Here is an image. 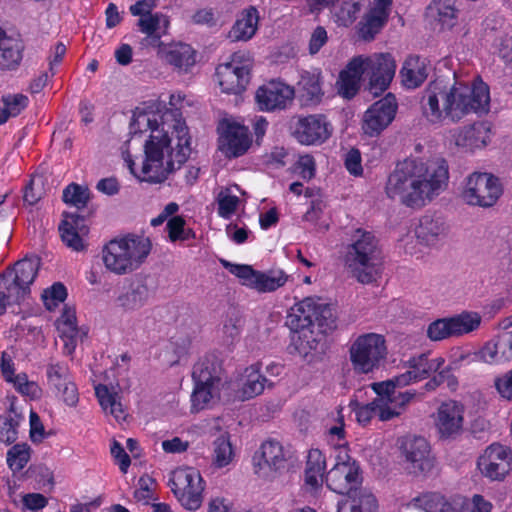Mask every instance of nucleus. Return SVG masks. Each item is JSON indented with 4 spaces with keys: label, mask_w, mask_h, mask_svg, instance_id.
I'll return each mask as SVG.
<instances>
[{
    "label": "nucleus",
    "mask_w": 512,
    "mask_h": 512,
    "mask_svg": "<svg viewBox=\"0 0 512 512\" xmlns=\"http://www.w3.org/2000/svg\"><path fill=\"white\" fill-rule=\"evenodd\" d=\"M361 65H363L361 56L354 57L339 74L340 92L347 99L353 98L359 90L363 76Z\"/></svg>",
    "instance_id": "nucleus-33"
},
{
    "label": "nucleus",
    "mask_w": 512,
    "mask_h": 512,
    "mask_svg": "<svg viewBox=\"0 0 512 512\" xmlns=\"http://www.w3.org/2000/svg\"><path fill=\"white\" fill-rule=\"evenodd\" d=\"M481 473L491 480H502L512 469L511 450L500 444L490 445L478 460Z\"/></svg>",
    "instance_id": "nucleus-19"
},
{
    "label": "nucleus",
    "mask_w": 512,
    "mask_h": 512,
    "mask_svg": "<svg viewBox=\"0 0 512 512\" xmlns=\"http://www.w3.org/2000/svg\"><path fill=\"white\" fill-rule=\"evenodd\" d=\"M427 336L432 341H440L452 337L448 318L437 319L430 323L427 328Z\"/></svg>",
    "instance_id": "nucleus-59"
},
{
    "label": "nucleus",
    "mask_w": 512,
    "mask_h": 512,
    "mask_svg": "<svg viewBox=\"0 0 512 512\" xmlns=\"http://www.w3.org/2000/svg\"><path fill=\"white\" fill-rule=\"evenodd\" d=\"M2 103L11 117L18 116L28 105V97L23 94H7L2 97Z\"/></svg>",
    "instance_id": "nucleus-60"
},
{
    "label": "nucleus",
    "mask_w": 512,
    "mask_h": 512,
    "mask_svg": "<svg viewBox=\"0 0 512 512\" xmlns=\"http://www.w3.org/2000/svg\"><path fill=\"white\" fill-rule=\"evenodd\" d=\"M62 199L66 204L82 209L90 200V191L86 186L71 183L63 190Z\"/></svg>",
    "instance_id": "nucleus-50"
},
{
    "label": "nucleus",
    "mask_w": 512,
    "mask_h": 512,
    "mask_svg": "<svg viewBox=\"0 0 512 512\" xmlns=\"http://www.w3.org/2000/svg\"><path fill=\"white\" fill-rule=\"evenodd\" d=\"M487 130L482 123L463 127L455 137V143L459 147L469 150L484 147L486 145Z\"/></svg>",
    "instance_id": "nucleus-37"
},
{
    "label": "nucleus",
    "mask_w": 512,
    "mask_h": 512,
    "mask_svg": "<svg viewBox=\"0 0 512 512\" xmlns=\"http://www.w3.org/2000/svg\"><path fill=\"white\" fill-rule=\"evenodd\" d=\"M351 499V512H377V500L373 494L361 487L356 489L355 494L347 495Z\"/></svg>",
    "instance_id": "nucleus-49"
},
{
    "label": "nucleus",
    "mask_w": 512,
    "mask_h": 512,
    "mask_svg": "<svg viewBox=\"0 0 512 512\" xmlns=\"http://www.w3.org/2000/svg\"><path fill=\"white\" fill-rule=\"evenodd\" d=\"M57 330L64 342L66 354H72L77 342L82 338V333L77 326L75 310L65 307L61 317L57 320Z\"/></svg>",
    "instance_id": "nucleus-29"
},
{
    "label": "nucleus",
    "mask_w": 512,
    "mask_h": 512,
    "mask_svg": "<svg viewBox=\"0 0 512 512\" xmlns=\"http://www.w3.org/2000/svg\"><path fill=\"white\" fill-rule=\"evenodd\" d=\"M171 113L175 118L173 128L177 138L176 151L173 149L169 151L171 139L167 133L160 136L151 134L144 145L142 176L137 175L141 181L153 184L164 182L169 174L179 169L188 160L191 154V137L188 127L181 118L177 119L181 116L178 109L172 110ZM125 160L130 171L136 176L133 168L135 163L130 155H127Z\"/></svg>",
    "instance_id": "nucleus-2"
},
{
    "label": "nucleus",
    "mask_w": 512,
    "mask_h": 512,
    "mask_svg": "<svg viewBox=\"0 0 512 512\" xmlns=\"http://www.w3.org/2000/svg\"><path fill=\"white\" fill-rule=\"evenodd\" d=\"M259 12L254 6L244 9L233 25V32H257Z\"/></svg>",
    "instance_id": "nucleus-54"
},
{
    "label": "nucleus",
    "mask_w": 512,
    "mask_h": 512,
    "mask_svg": "<svg viewBox=\"0 0 512 512\" xmlns=\"http://www.w3.org/2000/svg\"><path fill=\"white\" fill-rule=\"evenodd\" d=\"M413 504L425 512H454L452 505L440 493L430 492L413 498Z\"/></svg>",
    "instance_id": "nucleus-40"
},
{
    "label": "nucleus",
    "mask_w": 512,
    "mask_h": 512,
    "mask_svg": "<svg viewBox=\"0 0 512 512\" xmlns=\"http://www.w3.org/2000/svg\"><path fill=\"white\" fill-rule=\"evenodd\" d=\"M239 198L234 195L218 196V214L223 218H229L237 209Z\"/></svg>",
    "instance_id": "nucleus-63"
},
{
    "label": "nucleus",
    "mask_w": 512,
    "mask_h": 512,
    "mask_svg": "<svg viewBox=\"0 0 512 512\" xmlns=\"http://www.w3.org/2000/svg\"><path fill=\"white\" fill-rule=\"evenodd\" d=\"M327 487L340 495H353L361 487L362 475L358 463L350 465H334L325 477Z\"/></svg>",
    "instance_id": "nucleus-20"
},
{
    "label": "nucleus",
    "mask_w": 512,
    "mask_h": 512,
    "mask_svg": "<svg viewBox=\"0 0 512 512\" xmlns=\"http://www.w3.org/2000/svg\"><path fill=\"white\" fill-rule=\"evenodd\" d=\"M400 76L404 87L418 88L428 77L424 61H421L418 56L408 57L400 70Z\"/></svg>",
    "instance_id": "nucleus-34"
},
{
    "label": "nucleus",
    "mask_w": 512,
    "mask_h": 512,
    "mask_svg": "<svg viewBox=\"0 0 512 512\" xmlns=\"http://www.w3.org/2000/svg\"><path fill=\"white\" fill-rule=\"evenodd\" d=\"M95 394L99 400L102 409L108 412L109 407L119 399V395L116 392H110L108 387L103 384H99L95 387Z\"/></svg>",
    "instance_id": "nucleus-64"
},
{
    "label": "nucleus",
    "mask_w": 512,
    "mask_h": 512,
    "mask_svg": "<svg viewBox=\"0 0 512 512\" xmlns=\"http://www.w3.org/2000/svg\"><path fill=\"white\" fill-rule=\"evenodd\" d=\"M427 10L443 30H449L457 23L458 10L455 7V0H433Z\"/></svg>",
    "instance_id": "nucleus-36"
},
{
    "label": "nucleus",
    "mask_w": 512,
    "mask_h": 512,
    "mask_svg": "<svg viewBox=\"0 0 512 512\" xmlns=\"http://www.w3.org/2000/svg\"><path fill=\"white\" fill-rule=\"evenodd\" d=\"M401 463L407 474L425 479L436 468V458L432 454L429 442L421 436H407L400 446Z\"/></svg>",
    "instance_id": "nucleus-10"
},
{
    "label": "nucleus",
    "mask_w": 512,
    "mask_h": 512,
    "mask_svg": "<svg viewBox=\"0 0 512 512\" xmlns=\"http://www.w3.org/2000/svg\"><path fill=\"white\" fill-rule=\"evenodd\" d=\"M266 385L271 386L272 384L259 372L257 366L252 365L245 369L244 380L242 387L237 392V397L241 401L252 399L260 395Z\"/></svg>",
    "instance_id": "nucleus-35"
},
{
    "label": "nucleus",
    "mask_w": 512,
    "mask_h": 512,
    "mask_svg": "<svg viewBox=\"0 0 512 512\" xmlns=\"http://www.w3.org/2000/svg\"><path fill=\"white\" fill-rule=\"evenodd\" d=\"M21 416L14 411L13 404L10 406L7 416H0V441L11 444L17 439V427Z\"/></svg>",
    "instance_id": "nucleus-47"
},
{
    "label": "nucleus",
    "mask_w": 512,
    "mask_h": 512,
    "mask_svg": "<svg viewBox=\"0 0 512 512\" xmlns=\"http://www.w3.org/2000/svg\"><path fill=\"white\" fill-rule=\"evenodd\" d=\"M286 326L294 334H298L297 349L307 354L317 348L316 334H328L337 327L335 308L320 298L306 297L295 303L289 310L285 321Z\"/></svg>",
    "instance_id": "nucleus-3"
},
{
    "label": "nucleus",
    "mask_w": 512,
    "mask_h": 512,
    "mask_svg": "<svg viewBox=\"0 0 512 512\" xmlns=\"http://www.w3.org/2000/svg\"><path fill=\"white\" fill-rule=\"evenodd\" d=\"M48 385L53 390H60L66 382L72 381L69 367L66 363H50L46 368Z\"/></svg>",
    "instance_id": "nucleus-46"
},
{
    "label": "nucleus",
    "mask_w": 512,
    "mask_h": 512,
    "mask_svg": "<svg viewBox=\"0 0 512 512\" xmlns=\"http://www.w3.org/2000/svg\"><path fill=\"white\" fill-rule=\"evenodd\" d=\"M30 446L26 443L15 444L7 452V464L14 472L21 471L30 459Z\"/></svg>",
    "instance_id": "nucleus-53"
},
{
    "label": "nucleus",
    "mask_w": 512,
    "mask_h": 512,
    "mask_svg": "<svg viewBox=\"0 0 512 512\" xmlns=\"http://www.w3.org/2000/svg\"><path fill=\"white\" fill-rule=\"evenodd\" d=\"M418 159L407 158L398 162L389 174L385 192L391 199L398 198L401 202L411 183Z\"/></svg>",
    "instance_id": "nucleus-23"
},
{
    "label": "nucleus",
    "mask_w": 512,
    "mask_h": 512,
    "mask_svg": "<svg viewBox=\"0 0 512 512\" xmlns=\"http://www.w3.org/2000/svg\"><path fill=\"white\" fill-rule=\"evenodd\" d=\"M152 292L142 278L126 280L114 303L123 312H134L148 304Z\"/></svg>",
    "instance_id": "nucleus-21"
},
{
    "label": "nucleus",
    "mask_w": 512,
    "mask_h": 512,
    "mask_svg": "<svg viewBox=\"0 0 512 512\" xmlns=\"http://www.w3.org/2000/svg\"><path fill=\"white\" fill-rule=\"evenodd\" d=\"M292 136L302 145H321L332 135L333 127L323 114L295 116L290 122Z\"/></svg>",
    "instance_id": "nucleus-14"
},
{
    "label": "nucleus",
    "mask_w": 512,
    "mask_h": 512,
    "mask_svg": "<svg viewBox=\"0 0 512 512\" xmlns=\"http://www.w3.org/2000/svg\"><path fill=\"white\" fill-rule=\"evenodd\" d=\"M383 398V404L385 407H391V409H395L397 411L402 412V410L409 404L414 397L416 396L415 390H407L404 392L395 391L393 393H389V396L380 395Z\"/></svg>",
    "instance_id": "nucleus-56"
},
{
    "label": "nucleus",
    "mask_w": 512,
    "mask_h": 512,
    "mask_svg": "<svg viewBox=\"0 0 512 512\" xmlns=\"http://www.w3.org/2000/svg\"><path fill=\"white\" fill-rule=\"evenodd\" d=\"M142 32H157L160 29H168L170 21L166 15L151 12L138 21Z\"/></svg>",
    "instance_id": "nucleus-57"
},
{
    "label": "nucleus",
    "mask_w": 512,
    "mask_h": 512,
    "mask_svg": "<svg viewBox=\"0 0 512 512\" xmlns=\"http://www.w3.org/2000/svg\"><path fill=\"white\" fill-rule=\"evenodd\" d=\"M463 412V406L455 401L441 404L437 413L436 426L442 438H452L461 432Z\"/></svg>",
    "instance_id": "nucleus-24"
},
{
    "label": "nucleus",
    "mask_w": 512,
    "mask_h": 512,
    "mask_svg": "<svg viewBox=\"0 0 512 512\" xmlns=\"http://www.w3.org/2000/svg\"><path fill=\"white\" fill-rule=\"evenodd\" d=\"M386 356L385 338L377 333L358 336L349 348V358L357 374H369L379 369Z\"/></svg>",
    "instance_id": "nucleus-9"
},
{
    "label": "nucleus",
    "mask_w": 512,
    "mask_h": 512,
    "mask_svg": "<svg viewBox=\"0 0 512 512\" xmlns=\"http://www.w3.org/2000/svg\"><path fill=\"white\" fill-rule=\"evenodd\" d=\"M449 227L441 216L436 214H425L416 227L417 239L427 246L436 245L448 235Z\"/></svg>",
    "instance_id": "nucleus-25"
},
{
    "label": "nucleus",
    "mask_w": 512,
    "mask_h": 512,
    "mask_svg": "<svg viewBox=\"0 0 512 512\" xmlns=\"http://www.w3.org/2000/svg\"><path fill=\"white\" fill-rule=\"evenodd\" d=\"M233 449L227 436L221 435L213 442V464L217 468L227 466L233 458Z\"/></svg>",
    "instance_id": "nucleus-51"
},
{
    "label": "nucleus",
    "mask_w": 512,
    "mask_h": 512,
    "mask_svg": "<svg viewBox=\"0 0 512 512\" xmlns=\"http://www.w3.org/2000/svg\"><path fill=\"white\" fill-rule=\"evenodd\" d=\"M299 99L304 106H316L322 102L324 92L319 73L305 72L298 82Z\"/></svg>",
    "instance_id": "nucleus-31"
},
{
    "label": "nucleus",
    "mask_w": 512,
    "mask_h": 512,
    "mask_svg": "<svg viewBox=\"0 0 512 512\" xmlns=\"http://www.w3.org/2000/svg\"><path fill=\"white\" fill-rule=\"evenodd\" d=\"M362 0H343L335 11V19L339 26L350 27L359 17Z\"/></svg>",
    "instance_id": "nucleus-43"
},
{
    "label": "nucleus",
    "mask_w": 512,
    "mask_h": 512,
    "mask_svg": "<svg viewBox=\"0 0 512 512\" xmlns=\"http://www.w3.org/2000/svg\"><path fill=\"white\" fill-rule=\"evenodd\" d=\"M42 297L47 309L52 310L53 307L65 301L67 289L63 283L55 282L50 288L44 290Z\"/></svg>",
    "instance_id": "nucleus-58"
},
{
    "label": "nucleus",
    "mask_w": 512,
    "mask_h": 512,
    "mask_svg": "<svg viewBox=\"0 0 512 512\" xmlns=\"http://www.w3.org/2000/svg\"><path fill=\"white\" fill-rule=\"evenodd\" d=\"M449 167L442 157L418 159L410 186L401 200L406 207L420 209L430 203L446 187Z\"/></svg>",
    "instance_id": "nucleus-4"
},
{
    "label": "nucleus",
    "mask_w": 512,
    "mask_h": 512,
    "mask_svg": "<svg viewBox=\"0 0 512 512\" xmlns=\"http://www.w3.org/2000/svg\"><path fill=\"white\" fill-rule=\"evenodd\" d=\"M220 263L232 275L236 276L242 285L255 290L256 281L259 275L258 270L253 269L250 265L235 264L225 259H220Z\"/></svg>",
    "instance_id": "nucleus-42"
},
{
    "label": "nucleus",
    "mask_w": 512,
    "mask_h": 512,
    "mask_svg": "<svg viewBox=\"0 0 512 512\" xmlns=\"http://www.w3.org/2000/svg\"><path fill=\"white\" fill-rule=\"evenodd\" d=\"M445 363L444 358L436 357L430 359L428 354L422 353L416 357H412L409 361V370L411 377L415 382L421 381L429 377L432 370L440 369Z\"/></svg>",
    "instance_id": "nucleus-38"
},
{
    "label": "nucleus",
    "mask_w": 512,
    "mask_h": 512,
    "mask_svg": "<svg viewBox=\"0 0 512 512\" xmlns=\"http://www.w3.org/2000/svg\"><path fill=\"white\" fill-rule=\"evenodd\" d=\"M414 382L415 381L411 377V373L406 371L405 373L394 376L391 379L381 382H374L370 386L377 395L389 396L390 392L393 393L397 391V389H401Z\"/></svg>",
    "instance_id": "nucleus-48"
},
{
    "label": "nucleus",
    "mask_w": 512,
    "mask_h": 512,
    "mask_svg": "<svg viewBox=\"0 0 512 512\" xmlns=\"http://www.w3.org/2000/svg\"><path fill=\"white\" fill-rule=\"evenodd\" d=\"M501 351V347L499 346V340L487 342L482 349L474 352L462 353L466 364H473L478 362H486L491 363L493 361H498L500 357L498 356Z\"/></svg>",
    "instance_id": "nucleus-45"
},
{
    "label": "nucleus",
    "mask_w": 512,
    "mask_h": 512,
    "mask_svg": "<svg viewBox=\"0 0 512 512\" xmlns=\"http://www.w3.org/2000/svg\"><path fill=\"white\" fill-rule=\"evenodd\" d=\"M186 221L182 216H173L168 219L166 231L171 242L194 239L195 232L191 228H185Z\"/></svg>",
    "instance_id": "nucleus-52"
},
{
    "label": "nucleus",
    "mask_w": 512,
    "mask_h": 512,
    "mask_svg": "<svg viewBox=\"0 0 512 512\" xmlns=\"http://www.w3.org/2000/svg\"><path fill=\"white\" fill-rule=\"evenodd\" d=\"M363 76L368 79L367 89L374 97L383 93L390 85L396 70V63L389 53L361 56Z\"/></svg>",
    "instance_id": "nucleus-15"
},
{
    "label": "nucleus",
    "mask_w": 512,
    "mask_h": 512,
    "mask_svg": "<svg viewBox=\"0 0 512 512\" xmlns=\"http://www.w3.org/2000/svg\"><path fill=\"white\" fill-rule=\"evenodd\" d=\"M398 109L396 97L392 93L373 103L365 112L362 129L370 137L379 135L394 120Z\"/></svg>",
    "instance_id": "nucleus-16"
},
{
    "label": "nucleus",
    "mask_w": 512,
    "mask_h": 512,
    "mask_svg": "<svg viewBox=\"0 0 512 512\" xmlns=\"http://www.w3.org/2000/svg\"><path fill=\"white\" fill-rule=\"evenodd\" d=\"M326 458L321 450L311 449L308 452L304 483L311 492H317L323 486L326 477Z\"/></svg>",
    "instance_id": "nucleus-27"
},
{
    "label": "nucleus",
    "mask_w": 512,
    "mask_h": 512,
    "mask_svg": "<svg viewBox=\"0 0 512 512\" xmlns=\"http://www.w3.org/2000/svg\"><path fill=\"white\" fill-rule=\"evenodd\" d=\"M464 364H466V361L461 353L459 356H455L447 366L443 365L438 370H432L434 375L425 383V389L427 391H433L437 387L446 384L450 390H456L459 383L454 372L459 370Z\"/></svg>",
    "instance_id": "nucleus-30"
},
{
    "label": "nucleus",
    "mask_w": 512,
    "mask_h": 512,
    "mask_svg": "<svg viewBox=\"0 0 512 512\" xmlns=\"http://www.w3.org/2000/svg\"><path fill=\"white\" fill-rule=\"evenodd\" d=\"M288 275L282 271H269L267 273L259 271L255 290L260 293L273 292L285 285Z\"/></svg>",
    "instance_id": "nucleus-44"
},
{
    "label": "nucleus",
    "mask_w": 512,
    "mask_h": 512,
    "mask_svg": "<svg viewBox=\"0 0 512 512\" xmlns=\"http://www.w3.org/2000/svg\"><path fill=\"white\" fill-rule=\"evenodd\" d=\"M489 103V87L481 80L472 87L458 82L448 87L436 79L425 87L420 100L422 114L432 124L445 119L456 123L471 112H487Z\"/></svg>",
    "instance_id": "nucleus-1"
},
{
    "label": "nucleus",
    "mask_w": 512,
    "mask_h": 512,
    "mask_svg": "<svg viewBox=\"0 0 512 512\" xmlns=\"http://www.w3.org/2000/svg\"><path fill=\"white\" fill-rule=\"evenodd\" d=\"M260 458L262 461H256L257 456H254V465L256 468L255 473L259 476H265L261 473L265 467L270 471L279 472L285 469L287 457L282 444L276 440H267L262 443L260 447Z\"/></svg>",
    "instance_id": "nucleus-26"
},
{
    "label": "nucleus",
    "mask_w": 512,
    "mask_h": 512,
    "mask_svg": "<svg viewBox=\"0 0 512 512\" xmlns=\"http://www.w3.org/2000/svg\"><path fill=\"white\" fill-rule=\"evenodd\" d=\"M44 190L42 183L31 179L24 188L23 200L28 205H35L43 197Z\"/></svg>",
    "instance_id": "nucleus-62"
},
{
    "label": "nucleus",
    "mask_w": 512,
    "mask_h": 512,
    "mask_svg": "<svg viewBox=\"0 0 512 512\" xmlns=\"http://www.w3.org/2000/svg\"><path fill=\"white\" fill-rule=\"evenodd\" d=\"M453 336L467 334L477 329L481 323V317L475 312H463L457 316L448 318Z\"/></svg>",
    "instance_id": "nucleus-41"
},
{
    "label": "nucleus",
    "mask_w": 512,
    "mask_h": 512,
    "mask_svg": "<svg viewBox=\"0 0 512 512\" xmlns=\"http://www.w3.org/2000/svg\"><path fill=\"white\" fill-rule=\"evenodd\" d=\"M149 239L128 234L114 238L104 245L102 260L106 269L116 275H125L139 268L150 253Z\"/></svg>",
    "instance_id": "nucleus-6"
},
{
    "label": "nucleus",
    "mask_w": 512,
    "mask_h": 512,
    "mask_svg": "<svg viewBox=\"0 0 512 512\" xmlns=\"http://www.w3.org/2000/svg\"><path fill=\"white\" fill-rule=\"evenodd\" d=\"M502 194L503 186L497 176L487 172H474L465 179L461 196L468 205L490 208Z\"/></svg>",
    "instance_id": "nucleus-13"
},
{
    "label": "nucleus",
    "mask_w": 512,
    "mask_h": 512,
    "mask_svg": "<svg viewBox=\"0 0 512 512\" xmlns=\"http://www.w3.org/2000/svg\"><path fill=\"white\" fill-rule=\"evenodd\" d=\"M390 8L385 6H375L364 14L359 22L357 32H379L388 21Z\"/></svg>",
    "instance_id": "nucleus-39"
},
{
    "label": "nucleus",
    "mask_w": 512,
    "mask_h": 512,
    "mask_svg": "<svg viewBox=\"0 0 512 512\" xmlns=\"http://www.w3.org/2000/svg\"><path fill=\"white\" fill-rule=\"evenodd\" d=\"M59 232L62 241L65 245L74 251H82L85 248L83 241V234L79 231L73 230L68 222H61L59 225Z\"/></svg>",
    "instance_id": "nucleus-55"
},
{
    "label": "nucleus",
    "mask_w": 512,
    "mask_h": 512,
    "mask_svg": "<svg viewBox=\"0 0 512 512\" xmlns=\"http://www.w3.org/2000/svg\"><path fill=\"white\" fill-rule=\"evenodd\" d=\"M351 241L344 258L346 266L360 283L370 284L376 281L381 259L378 240L372 232L358 228Z\"/></svg>",
    "instance_id": "nucleus-5"
},
{
    "label": "nucleus",
    "mask_w": 512,
    "mask_h": 512,
    "mask_svg": "<svg viewBox=\"0 0 512 512\" xmlns=\"http://www.w3.org/2000/svg\"><path fill=\"white\" fill-rule=\"evenodd\" d=\"M39 267V258L25 257L17 261L13 269L0 274V315L6 312L8 305L20 304L30 294Z\"/></svg>",
    "instance_id": "nucleus-7"
},
{
    "label": "nucleus",
    "mask_w": 512,
    "mask_h": 512,
    "mask_svg": "<svg viewBox=\"0 0 512 512\" xmlns=\"http://www.w3.org/2000/svg\"><path fill=\"white\" fill-rule=\"evenodd\" d=\"M350 406L355 412L356 419L360 424L366 425L377 415L381 421H388L400 415V411L385 407L383 398L377 396L372 402L361 405L358 401H351Z\"/></svg>",
    "instance_id": "nucleus-28"
},
{
    "label": "nucleus",
    "mask_w": 512,
    "mask_h": 512,
    "mask_svg": "<svg viewBox=\"0 0 512 512\" xmlns=\"http://www.w3.org/2000/svg\"><path fill=\"white\" fill-rule=\"evenodd\" d=\"M142 127H146L154 132L158 129V121L156 118H150L145 112L134 114L130 123V134L142 133Z\"/></svg>",
    "instance_id": "nucleus-61"
},
{
    "label": "nucleus",
    "mask_w": 512,
    "mask_h": 512,
    "mask_svg": "<svg viewBox=\"0 0 512 512\" xmlns=\"http://www.w3.org/2000/svg\"><path fill=\"white\" fill-rule=\"evenodd\" d=\"M24 45L19 37L0 34V69H15L22 60Z\"/></svg>",
    "instance_id": "nucleus-32"
},
{
    "label": "nucleus",
    "mask_w": 512,
    "mask_h": 512,
    "mask_svg": "<svg viewBox=\"0 0 512 512\" xmlns=\"http://www.w3.org/2000/svg\"><path fill=\"white\" fill-rule=\"evenodd\" d=\"M238 65L239 62L236 60L219 64L216 68L218 83L222 91L227 94H241L250 82L249 64Z\"/></svg>",
    "instance_id": "nucleus-22"
},
{
    "label": "nucleus",
    "mask_w": 512,
    "mask_h": 512,
    "mask_svg": "<svg viewBox=\"0 0 512 512\" xmlns=\"http://www.w3.org/2000/svg\"><path fill=\"white\" fill-rule=\"evenodd\" d=\"M219 149L228 158L244 155L252 144L249 129L236 122L224 121L219 126Z\"/></svg>",
    "instance_id": "nucleus-17"
},
{
    "label": "nucleus",
    "mask_w": 512,
    "mask_h": 512,
    "mask_svg": "<svg viewBox=\"0 0 512 512\" xmlns=\"http://www.w3.org/2000/svg\"><path fill=\"white\" fill-rule=\"evenodd\" d=\"M222 372L221 363L215 355H206L194 364V389L191 395L193 408L201 410L210 401L220 399V391L225 383Z\"/></svg>",
    "instance_id": "nucleus-8"
},
{
    "label": "nucleus",
    "mask_w": 512,
    "mask_h": 512,
    "mask_svg": "<svg viewBox=\"0 0 512 512\" xmlns=\"http://www.w3.org/2000/svg\"><path fill=\"white\" fill-rule=\"evenodd\" d=\"M169 486L185 509L196 511L201 507L205 482L197 469L182 467L174 470L169 480Z\"/></svg>",
    "instance_id": "nucleus-12"
},
{
    "label": "nucleus",
    "mask_w": 512,
    "mask_h": 512,
    "mask_svg": "<svg viewBox=\"0 0 512 512\" xmlns=\"http://www.w3.org/2000/svg\"><path fill=\"white\" fill-rule=\"evenodd\" d=\"M294 88L281 81L272 80L260 86L255 101L261 111L284 110L294 99Z\"/></svg>",
    "instance_id": "nucleus-18"
},
{
    "label": "nucleus",
    "mask_w": 512,
    "mask_h": 512,
    "mask_svg": "<svg viewBox=\"0 0 512 512\" xmlns=\"http://www.w3.org/2000/svg\"><path fill=\"white\" fill-rule=\"evenodd\" d=\"M143 45L155 49L157 57L178 73H188L196 64L197 51L190 44L165 42L161 34H146Z\"/></svg>",
    "instance_id": "nucleus-11"
}]
</instances>
